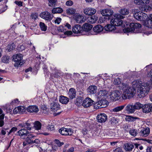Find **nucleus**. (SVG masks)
<instances>
[{"label":"nucleus","instance_id":"46","mask_svg":"<svg viewBox=\"0 0 152 152\" xmlns=\"http://www.w3.org/2000/svg\"><path fill=\"white\" fill-rule=\"evenodd\" d=\"M66 11L67 13L69 15L74 14L76 12L75 10L72 8L68 9Z\"/></svg>","mask_w":152,"mask_h":152},{"label":"nucleus","instance_id":"61","mask_svg":"<svg viewBox=\"0 0 152 152\" xmlns=\"http://www.w3.org/2000/svg\"><path fill=\"white\" fill-rule=\"evenodd\" d=\"M64 34L67 36H69L72 34V31H68L64 32Z\"/></svg>","mask_w":152,"mask_h":152},{"label":"nucleus","instance_id":"36","mask_svg":"<svg viewBox=\"0 0 152 152\" xmlns=\"http://www.w3.org/2000/svg\"><path fill=\"white\" fill-rule=\"evenodd\" d=\"M107 94V91L105 90H101L98 93V95L99 98H103Z\"/></svg>","mask_w":152,"mask_h":152},{"label":"nucleus","instance_id":"63","mask_svg":"<svg viewBox=\"0 0 152 152\" xmlns=\"http://www.w3.org/2000/svg\"><path fill=\"white\" fill-rule=\"evenodd\" d=\"M146 152H152V146L147 147L146 149Z\"/></svg>","mask_w":152,"mask_h":152},{"label":"nucleus","instance_id":"48","mask_svg":"<svg viewBox=\"0 0 152 152\" xmlns=\"http://www.w3.org/2000/svg\"><path fill=\"white\" fill-rule=\"evenodd\" d=\"M145 25L148 28H152V21L150 19L147 20L145 22Z\"/></svg>","mask_w":152,"mask_h":152},{"label":"nucleus","instance_id":"39","mask_svg":"<svg viewBox=\"0 0 152 152\" xmlns=\"http://www.w3.org/2000/svg\"><path fill=\"white\" fill-rule=\"evenodd\" d=\"M118 120L115 117H110V121L111 124H115L118 122Z\"/></svg>","mask_w":152,"mask_h":152},{"label":"nucleus","instance_id":"49","mask_svg":"<svg viewBox=\"0 0 152 152\" xmlns=\"http://www.w3.org/2000/svg\"><path fill=\"white\" fill-rule=\"evenodd\" d=\"M57 0H49V5L50 7H53L55 6Z\"/></svg>","mask_w":152,"mask_h":152},{"label":"nucleus","instance_id":"34","mask_svg":"<svg viewBox=\"0 0 152 152\" xmlns=\"http://www.w3.org/2000/svg\"><path fill=\"white\" fill-rule=\"evenodd\" d=\"M119 12L122 15H126L129 14V10L128 9L123 8L121 9L119 11Z\"/></svg>","mask_w":152,"mask_h":152},{"label":"nucleus","instance_id":"37","mask_svg":"<svg viewBox=\"0 0 152 152\" xmlns=\"http://www.w3.org/2000/svg\"><path fill=\"white\" fill-rule=\"evenodd\" d=\"M126 105V104H124L117 107L113 109V111L116 112L121 111L123 109Z\"/></svg>","mask_w":152,"mask_h":152},{"label":"nucleus","instance_id":"47","mask_svg":"<svg viewBox=\"0 0 152 152\" xmlns=\"http://www.w3.org/2000/svg\"><path fill=\"white\" fill-rule=\"evenodd\" d=\"M4 114H2L0 115V127L4 125V122L3 120L4 118Z\"/></svg>","mask_w":152,"mask_h":152},{"label":"nucleus","instance_id":"35","mask_svg":"<svg viewBox=\"0 0 152 152\" xmlns=\"http://www.w3.org/2000/svg\"><path fill=\"white\" fill-rule=\"evenodd\" d=\"M63 10L61 7H56L53 8L52 10V13L53 14L60 13L62 12Z\"/></svg>","mask_w":152,"mask_h":152},{"label":"nucleus","instance_id":"59","mask_svg":"<svg viewBox=\"0 0 152 152\" xmlns=\"http://www.w3.org/2000/svg\"><path fill=\"white\" fill-rule=\"evenodd\" d=\"M17 130V128L16 127H13L10 130V131L8 133V135L10 134V133H11L12 132H15Z\"/></svg>","mask_w":152,"mask_h":152},{"label":"nucleus","instance_id":"27","mask_svg":"<svg viewBox=\"0 0 152 152\" xmlns=\"http://www.w3.org/2000/svg\"><path fill=\"white\" fill-rule=\"evenodd\" d=\"M69 97L71 99L75 97L76 96V91L75 89L73 88H71L68 92Z\"/></svg>","mask_w":152,"mask_h":152},{"label":"nucleus","instance_id":"4","mask_svg":"<svg viewBox=\"0 0 152 152\" xmlns=\"http://www.w3.org/2000/svg\"><path fill=\"white\" fill-rule=\"evenodd\" d=\"M23 56L21 54H18L13 55V59L15 62L14 64L15 66H18L20 65H22L23 63L22 60Z\"/></svg>","mask_w":152,"mask_h":152},{"label":"nucleus","instance_id":"2","mask_svg":"<svg viewBox=\"0 0 152 152\" xmlns=\"http://www.w3.org/2000/svg\"><path fill=\"white\" fill-rule=\"evenodd\" d=\"M149 90V85L148 83H142L137 89L138 95L141 97H144L145 94L148 92Z\"/></svg>","mask_w":152,"mask_h":152},{"label":"nucleus","instance_id":"51","mask_svg":"<svg viewBox=\"0 0 152 152\" xmlns=\"http://www.w3.org/2000/svg\"><path fill=\"white\" fill-rule=\"evenodd\" d=\"M107 20H108V19H107V17L103 16L102 17L99 18V21L100 23H102L106 21Z\"/></svg>","mask_w":152,"mask_h":152},{"label":"nucleus","instance_id":"28","mask_svg":"<svg viewBox=\"0 0 152 152\" xmlns=\"http://www.w3.org/2000/svg\"><path fill=\"white\" fill-rule=\"evenodd\" d=\"M134 148V145L132 143H127L124 145V148L127 151H131Z\"/></svg>","mask_w":152,"mask_h":152},{"label":"nucleus","instance_id":"13","mask_svg":"<svg viewBox=\"0 0 152 152\" xmlns=\"http://www.w3.org/2000/svg\"><path fill=\"white\" fill-rule=\"evenodd\" d=\"M17 135L20 136L21 138L24 140L26 137L29 133L27 130L25 129H20L17 132Z\"/></svg>","mask_w":152,"mask_h":152},{"label":"nucleus","instance_id":"58","mask_svg":"<svg viewBox=\"0 0 152 152\" xmlns=\"http://www.w3.org/2000/svg\"><path fill=\"white\" fill-rule=\"evenodd\" d=\"M73 4V1L71 0H68L66 1V5L68 6H72Z\"/></svg>","mask_w":152,"mask_h":152},{"label":"nucleus","instance_id":"23","mask_svg":"<svg viewBox=\"0 0 152 152\" xmlns=\"http://www.w3.org/2000/svg\"><path fill=\"white\" fill-rule=\"evenodd\" d=\"M97 89L96 86H90L88 90V92L89 94H94L96 92Z\"/></svg>","mask_w":152,"mask_h":152},{"label":"nucleus","instance_id":"31","mask_svg":"<svg viewBox=\"0 0 152 152\" xmlns=\"http://www.w3.org/2000/svg\"><path fill=\"white\" fill-rule=\"evenodd\" d=\"M103 27L100 25L96 26L93 28L94 32L97 33L101 32L103 30Z\"/></svg>","mask_w":152,"mask_h":152},{"label":"nucleus","instance_id":"45","mask_svg":"<svg viewBox=\"0 0 152 152\" xmlns=\"http://www.w3.org/2000/svg\"><path fill=\"white\" fill-rule=\"evenodd\" d=\"M39 26L40 28L42 31H45L47 29V26L45 24L42 22H40L39 23Z\"/></svg>","mask_w":152,"mask_h":152},{"label":"nucleus","instance_id":"8","mask_svg":"<svg viewBox=\"0 0 152 152\" xmlns=\"http://www.w3.org/2000/svg\"><path fill=\"white\" fill-rule=\"evenodd\" d=\"M110 23L115 26H119L122 25V27L125 26L123 23V21L121 19L118 18H115L112 19L110 21Z\"/></svg>","mask_w":152,"mask_h":152},{"label":"nucleus","instance_id":"16","mask_svg":"<svg viewBox=\"0 0 152 152\" xmlns=\"http://www.w3.org/2000/svg\"><path fill=\"white\" fill-rule=\"evenodd\" d=\"M96 12V10L93 8H87L84 10V13L86 15H92L95 14Z\"/></svg>","mask_w":152,"mask_h":152},{"label":"nucleus","instance_id":"21","mask_svg":"<svg viewBox=\"0 0 152 152\" xmlns=\"http://www.w3.org/2000/svg\"><path fill=\"white\" fill-rule=\"evenodd\" d=\"M27 110L28 112L36 113L39 111V109L37 106L32 105L28 107L27 108Z\"/></svg>","mask_w":152,"mask_h":152},{"label":"nucleus","instance_id":"50","mask_svg":"<svg viewBox=\"0 0 152 152\" xmlns=\"http://www.w3.org/2000/svg\"><path fill=\"white\" fill-rule=\"evenodd\" d=\"M142 7L140 8V10L142 11L147 12L148 11V7L147 5H142Z\"/></svg>","mask_w":152,"mask_h":152},{"label":"nucleus","instance_id":"7","mask_svg":"<svg viewBox=\"0 0 152 152\" xmlns=\"http://www.w3.org/2000/svg\"><path fill=\"white\" fill-rule=\"evenodd\" d=\"M108 105L107 101L105 100H102L98 101L94 105V107L96 109L104 108Z\"/></svg>","mask_w":152,"mask_h":152},{"label":"nucleus","instance_id":"41","mask_svg":"<svg viewBox=\"0 0 152 152\" xmlns=\"http://www.w3.org/2000/svg\"><path fill=\"white\" fill-rule=\"evenodd\" d=\"M135 110H139L142 108L143 105L139 102H136L134 105Z\"/></svg>","mask_w":152,"mask_h":152},{"label":"nucleus","instance_id":"26","mask_svg":"<svg viewBox=\"0 0 152 152\" xmlns=\"http://www.w3.org/2000/svg\"><path fill=\"white\" fill-rule=\"evenodd\" d=\"M98 18L96 16L88 17L86 19L87 22L90 23H93L96 22Z\"/></svg>","mask_w":152,"mask_h":152},{"label":"nucleus","instance_id":"55","mask_svg":"<svg viewBox=\"0 0 152 152\" xmlns=\"http://www.w3.org/2000/svg\"><path fill=\"white\" fill-rule=\"evenodd\" d=\"M134 2L137 5H143L144 2L142 1V0H134Z\"/></svg>","mask_w":152,"mask_h":152},{"label":"nucleus","instance_id":"44","mask_svg":"<svg viewBox=\"0 0 152 152\" xmlns=\"http://www.w3.org/2000/svg\"><path fill=\"white\" fill-rule=\"evenodd\" d=\"M10 57L7 56H5L1 58V61L2 62L7 63H8Z\"/></svg>","mask_w":152,"mask_h":152},{"label":"nucleus","instance_id":"54","mask_svg":"<svg viewBox=\"0 0 152 152\" xmlns=\"http://www.w3.org/2000/svg\"><path fill=\"white\" fill-rule=\"evenodd\" d=\"M18 109L19 111V113H21L24 112L26 110L23 106H20L18 107Z\"/></svg>","mask_w":152,"mask_h":152},{"label":"nucleus","instance_id":"25","mask_svg":"<svg viewBox=\"0 0 152 152\" xmlns=\"http://www.w3.org/2000/svg\"><path fill=\"white\" fill-rule=\"evenodd\" d=\"M142 83V82L139 80H134L132 83V87L138 89Z\"/></svg>","mask_w":152,"mask_h":152},{"label":"nucleus","instance_id":"33","mask_svg":"<svg viewBox=\"0 0 152 152\" xmlns=\"http://www.w3.org/2000/svg\"><path fill=\"white\" fill-rule=\"evenodd\" d=\"M20 126H21L22 127L26 128L28 130H30L31 129V124L28 123H23L20 124L19 125Z\"/></svg>","mask_w":152,"mask_h":152},{"label":"nucleus","instance_id":"38","mask_svg":"<svg viewBox=\"0 0 152 152\" xmlns=\"http://www.w3.org/2000/svg\"><path fill=\"white\" fill-rule=\"evenodd\" d=\"M34 127L36 130L40 129L41 127V124L39 121H36L34 123Z\"/></svg>","mask_w":152,"mask_h":152},{"label":"nucleus","instance_id":"42","mask_svg":"<svg viewBox=\"0 0 152 152\" xmlns=\"http://www.w3.org/2000/svg\"><path fill=\"white\" fill-rule=\"evenodd\" d=\"M15 48V45L14 43H12V44H9L8 45L7 49L9 52L11 51L12 50H14Z\"/></svg>","mask_w":152,"mask_h":152},{"label":"nucleus","instance_id":"56","mask_svg":"<svg viewBox=\"0 0 152 152\" xmlns=\"http://www.w3.org/2000/svg\"><path fill=\"white\" fill-rule=\"evenodd\" d=\"M47 128L50 131H53L54 129V125L51 124H49L47 126Z\"/></svg>","mask_w":152,"mask_h":152},{"label":"nucleus","instance_id":"12","mask_svg":"<svg viewBox=\"0 0 152 152\" xmlns=\"http://www.w3.org/2000/svg\"><path fill=\"white\" fill-rule=\"evenodd\" d=\"M72 31L75 34H81L83 32V28L80 25L76 24L72 27Z\"/></svg>","mask_w":152,"mask_h":152},{"label":"nucleus","instance_id":"15","mask_svg":"<svg viewBox=\"0 0 152 152\" xmlns=\"http://www.w3.org/2000/svg\"><path fill=\"white\" fill-rule=\"evenodd\" d=\"M97 121L99 123L104 122L107 119V116L104 113H101L96 117Z\"/></svg>","mask_w":152,"mask_h":152},{"label":"nucleus","instance_id":"1","mask_svg":"<svg viewBox=\"0 0 152 152\" xmlns=\"http://www.w3.org/2000/svg\"><path fill=\"white\" fill-rule=\"evenodd\" d=\"M119 89L123 92L124 99H129L134 96L136 93L135 89L126 83H123L119 86Z\"/></svg>","mask_w":152,"mask_h":152},{"label":"nucleus","instance_id":"18","mask_svg":"<svg viewBox=\"0 0 152 152\" xmlns=\"http://www.w3.org/2000/svg\"><path fill=\"white\" fill-rule=\"evenodd\" d=\"M50 108L51 110L54 112H56L60 109V105L58 103L53 102L50 104Z\"/></svg>","mask_w":152,"mask_h":152},{"label":"nucleus","instance_id":"5","mask_svg":"<svg viewBox=\"0 0 152 152\" xmlns=\"http://www.w3.org/2000/svg\"><path fill=\"white\" fill-rule=\"evenodd\" d=\"M134 17L136 19L140 21H145L148 18L147 15L142 12H137L134 14Z\"/></svg>","mask_w":152,"mask_h":152},{"label":"nucleus","instance_id":"17","mask_svg":"<svg viewBox=\"0 0 152 152\" xmlns=\"http://www.w3.org/2000/svg\"><path fill=\"white\" fill-rule=\"evenodd\" d=\"M125 110L129 113H134L135 110L134 105L132 103H129L127 104L125 108Z\"/></svg>","mask_w":152,"mask_h":152},{"label":"nucleus","instance_id":"64","mask_svg":"<svg viewBox=\"0 0 152 152\" xmlns=\"http://www.w3.org/2000/svg\"><path fill=\"white\" fill-rule=\"evenodd\" d=\"M114 152H123L122 149L120 147L115 149L114 151Z\"/></svg>","mask_w":152,"mask_h":152},{"label":"nucleus","instance_id":"62","mask_svg":"<svg viewBox=\"0 0 152 152\" xmlns=\"http://www.w3.org/2000/svg\"><path fill=\"white\" fill-rule=\"evenodd\" d=\"M33 142H32V144L35 143L36 144H39L40 142V140L38 139H33Z\"/></svg>","mask_w":152,"mask_h":152},{"label":"nucleus","instance_id":"14","mask_svg":"<svg viewBox=\"0 0 152 152\" xmlns=\"http://www.w3.org/2000/svg\"><path fill=\"white\" fill-rule=\"evenodd\" d=\"M74 18L76 22L79 23H83L86 20V19L84 18V17L83 16L78 14L75 15Z\"/></svg>","mask_w":152,"mask_h":152},{"label":"nucleus","instance_id":"29","mask_svg":"<svg viewBox=\"0 0 152 152\" xmlns=\"http://www.w3.org/2000/svg\"><path fill=\"white\" fill-rule=\"evenodd\" d=\"M82 27H83V31H85L88 32L92 29L93 26L92 25L90 24L87 23H85L83 25Z\"/></svg>","mask_w":152,"mask_h":152},{"label":"nucleus","instance_id":"10","mask_svg":"<svg viewBox=\"0 0 152 152\" xmlns=\"http://www.w3.org/2000/svg\"><path fill=\"white\" fill-rule=\"evenodd\" d=\"M100 12L103 16L107 17V19H108V20L110 19L111 16L113 13V10L108 9L102 10L100 11Z\"/></svg>","mask_w":152,"mask_h":152},{"label":"nucleus","instance_id":"24","mask_svg":"<svg viewBox=\"0 0 152 152\" xmlns=\"http://www.w3.org/2000/svg\"><path fill=\"white\" fill-rule=\"evenodd\" d=\"M151 105L149 104H145L143 105L142 108V111L144 113H149L151 111Z\"/></svg>","mask_w":152,"mask_h":152},{"label":"nucleus","instance_id":"6","mask_svg":"<svg viewBox=\"0 0 152 152\" xmlns=\"http://www.w3.org/2000/svg\"><path fill=\"white\" fill-rule=\"evenodd\" d=\"M121 93L118 90L113 91L109 95L110 98L112 101L118 100L121 97Z\"/></svg>","mask_w":152,"mask_h":152},{"label":"nucleus","instance_id":"52","mask_svg":"<svg viewBox=\"0 0 152 152\" xmlns=\"http://www.w3.org/2000/svg\"><path fill=\"white\" fill-rule=\"evenodd\" d=\"M129 132L130 134L133 136H135L137 134V131L136 129H131Z\"/></svg>","mask_w":152,"mask_h":152},{"label":"nucleus","instance_id":"11","mask_svg":"<svg viewBox=\"0 0 152 152\" xmlns=\"http://www.w3.org/2000/svg\"><path fill=\"white\" fill-rule=\"evenodd\" d=\"M59 132L63 135H71L73 133V132L71 129L64 128H61L60 129Z\"/></svg>","mask_w":152,"mask_h":152},{"label":"nucleus","instance_id":"9","mask_svg":"<svg viewBox=\"0 0 152 152\" xmlns=\"http://www.w3.org/2000/svg\"><path fill=\"white\" fill-rule=\"evenodd\" d=\"M40 16L42 18L47 21H50L53 17V15H52L47 11L41 12L40 14Z\"/></svg>","mask_w":152,"mask_h":152},{"label":"nucleus","instance_id":"53","mask_svg":"<svg viewBox=\"0 0 152 152\" xmlns=\"http://www.w3.org/2000/svg\"><path fill=\"white\" fill-rule=\"evenodd\" d=\"M31 17L32 19L35 20L38 18V15L36 13H32L31 15Z\"/></svg>","mask_w":152,"mask_h":152},{"label":"nucleus","instance_id":"32","mask_svg":"<svg viewBox=\"0 0 152 152\" xmlns=\"http://www.w3.org/2000/svg\"><path fill=\"white\" fill-rule=\"evenodd\" d=\"M104 28L107 31H112L113 30H115L116 29V27L112 24H107L105 26Z\"/></svg>","mask_w":152,"mask_h":152},{"label":"nucleus","instance_id":"30","mask_svg":"<svg viewBox=\"0 0 152 152\" xmlns=\"http://www.w3.org/2000/svg\"><path fill=\"white\" fill-rule=\"evenodd\" d=\"M59 102L62 104H66L69 101V99L66 97L61 96L59 99Z\"/></svg>","mask_w":152,"mask_h":152},{"label":"nucleus","instance_id":"3","mask_svg":"<svg viewBox=\"0 0 152 152\" xmlns=\"http://www.w3.org/2000/svg\"><path fill=\"white\" fill-rule=\"evenodd\" d=\"M129 28H128L124 29V31H126V32H133L134 31H137V29L141 27V25L139 23H131L130 24Z\"/></svg>","mask_w":152,"mask_h":152},{"label":"nucleus","instance_id":"60","mask_svg":"<svg viewBox=\"0 0 152 152\" xmlns=\"http://www.w3.org/2000/svg\"><path fill=\"white\" fill-rule=\"evenodd\" d=\"M58 31L61 32H64L65 29L64 27L62 26H60L58 29Z\"/></svg>","mask_w":152,"mask_h":152},{"label":"nucleus","instance_id":"57","mask_svg":"<svg viewBox=\"0 0 152 152\" xmlns=\"http://www.w3.org/2000/svg\"><path fill=\"white\" fill-rule=\"evenodd\" d=\"M61 19L59 18H57L54 20V22L56 24H59L61 22Z\"/></svg>","mask_w":152,"mask_h":152},{"label":"nucleus","instance_id":"22","mask_svg":"<svg viewBox=\"0 0 152 152\" xmlns=\"http://www.w3.org/2000/svg\"><path fill=\"white\" fill-rule=\"evenodd\" d=\"M150 132V129L149 128L146 127L145 128H143L140 132V134L143 136L146 137L149 134Z\"/></svg>","mask_w":152,"mask_h":152},{"label":"nucleus","instance_id":"19","mask_svg":"<svg viewBox=\"0 0 152 152\" xmlns=\"http://www.w3.org/2000/svg\"><path fill=\"white\" fill-rule=\"evenodd\" d=\"M93 101L89 98H86L83 101V106L85 107H88L92 105Z\"/></svg>","mask_w":152,"mask_h":152},{"label":"nucleus","instance_id":"43","mask_svg":"<svg viewBox=\"0 0 152 152\" xmlns=\"http://www.w3.org/2000/svg\"><path fill=\"white\" fill-rule=\"evenodd\" d=\"M136 118L131 116H127L125 118V120L126 121L129 122H132L135 121Z\"/></svg>","mask_w":152,"mask_h":152},{"label":"nucleus","instance_id":"20","mask_svg":"<svg viewBox=\"0 0 152 152\" xmlns=\"http://www.w3.org/2000/svg\"><path fill=\"white\" fill-rule=\"evenodd\" d=\"M35 136L34 135L32 134L29 133L26 137L25 139L26 140V141L28 144H32L33 142V140L34 139Z\"/></svg>","mask_w":152,"mask_h":152},{"label":"nucleus","instance_id":"40","mask_svg":"<svg viewBox=\"0 0 152 152\" xmlns=\"http://www.w3.org/2000/svg\"><path fill=\"white\" fill-rule=\"evenodd\" d=\"M114 84L118 86V87L119 89V86L124 83H121L120 78H118L115 79L113 82Z\"/></svg>","mask_w":152,"mask_h":152}]
</instances>
